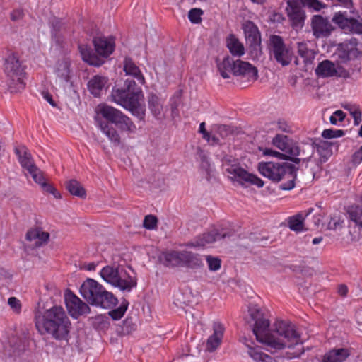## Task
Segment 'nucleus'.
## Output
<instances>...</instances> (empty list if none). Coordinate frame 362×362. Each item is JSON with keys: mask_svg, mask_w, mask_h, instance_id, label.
Here are the masks:
<instances>
[{"mask_svg": "<svg viewBox=\"0 0 362 362\" xmlns=\"http://www.w3.org/2000/svg\"><path fill=\"white\" fill-rule=\"evenodd\" d=\"M252 319L255 321L252 329L256 339L266 346L267 350L274 352L286 346L291 347L300 341V337L296 326L288 322L278 320L274 324V330L269 332V320L257 305L249 308Z\"/></svg>", "mask_w": 362, "mask_h": 362, "instance_id": "f257e3e1", "label": "nucleus"}, {"mask_svg": "<svg viewBox=\"0 0 362 362\" xmlns=\"http://www.w3.org/2000/svg\"><path fill=\"white\" fill-rule=\"evenodd\" d=\"M36 329L41 334H50L57 340L67 339L71 324L62 306L46 310L37 309L35 313Z\"/></svg>", "mask_w": 362, "mask_h": 362, "instance_id": "f03ea898", "label": "nucleus"}, {"mask_svg": "<svg viewBox=\"0 0 362 362\" xmlns=\"http://www.w3.org/2000/svg\"><path fill=\"white\" fill-rule=\"evenodd\" d=\"M259 173L273 182H279L283 177L288 178V181L281 185L284 190H291L295 187L296 178V168L287 163L261 162L258 164Z\"/></svg>", "mask_w": 362, "mask_h": 362, "instance_id": "7ed1b4c3", "label": "nucleus"}, {"mask_svg": "<svg viewBox=\"0 0 362 362\" xmlns=\"http://www.w3.org/2000/svg\"><path fill=\"white\" fill-rule=\"evenodd\" d=\"M80 293L90 305L109 308L117 303V298L98 281L87 279L80 287Z\"/></svg>", "mask_w": 362, "mask_h": 362, "instance_id": "20e7f679", "label": "nucleus"}, {"mask_svg": "<svg viewBox=\"0 0 362 362\" xmlns=\"http://www.w3.org/2000/svg\"><path fill=\"white\" fill-rule=\"evenodd\" d=\"M111 97L114 103L135 115V110L139 106L144 95L141 88L135 81L127 78L122 87L112 89Z\"/></svg>", "mask_w": 362, "mask_h": 362, "instance_id": "39448f33", "label": "nucleus"}, {"mask_svg": "<svg viewBox=\"0 0 362 362\" xmlns=\"http://www.w3.org/2000/svg\"><path fill=\"white\" fill-rule=\"evenodd\" d=\"M4 72L8 78L6 83L11 93H17L25 89V73L18 58L15 54H11L6 59Z\"/></svg>", "mask_w": 362, "mask_h": 362, "instance_id": "423d86ee", "label": "nucleus"}, {"mask_svg": "<svg viewBox=\"0 0 362 362\" xmlns=\"http://www.w3.org/2000/svg\"><path fill=\"white\" fill-rule=\"evenodd\" d=\"M217 66L223 78H229L230 74L253 78L257 76V69L249 62L240 59L234 60L229 56L224 57L221 62L218 63Z\"/></svg>", "mask_w": 362, "mask_h": 362, "instance_id": "0eeeda50", "label": "nucleus"}, {"mask_svg": "<svg viewBox=\"0 0 362 362\" xmlns=\"http://www.w3.org/2000/svg\"><path fill=\"white\" fill-rule=\"evenodd\" d=\"M100 276L107 283L121 291L129 292L136 286V281L123 268L105 266L100 272Z\"/></svg>", "mask_w": 362, "mask_h": 362, "instance_id": "6e6552de", "label": "nucleus"}, {"mask_svg": "<svg viewBox=\"0 0 362 362\" xmlns=\"http://www.w3.org/2000/svg\"><path fill=\"white\" fill-rule=\"evenodd\" d=\"M96 112L107 122L114 124L122 132L129 134L136 132V127L134 123L121 110L106 104H100L96 107Z\"/></svg>", "mask_w": 362, "mask_h": 362, "instance_id": "1a4fd4ad", "label": "nucleus"}, {"mask_svg": "<svg viewBox=\"0 0 362 362\" xmlns=\"http://www.w3.org/2000/svg\"><path fill=\"white\" fill-rule=\"evenodd\" d=\"M270 55L276 63L282 66L291 64L293 59L292 50L286 47L283 38L279 35H272L269 37Z\"/></svg>", "mask_w": 362, "mask_h": 362, "instance_id": "9d476101", "label": "nucleus"}, {"mask_svg": "<svg viewBox=\"0 0 362 362\" xmlns=\"http://www.w3.org/2000/svg\"><path fill=\"white\" fill-rule=\"evenodd\" d=\"M225 170L230 180L237 182L241 185L250 184L258 187H262L264 185V182L259 177L248 173L238 163L226 164Z\"/></svg>", "mask_w": 362, "mask_h": 362, "instance_id": "9b49d317", "label": "nucleus"}, {"mask_svg": "<svg viewBox=\"0 0 362 362\" xmlns=\"http://www.w3.org/2000/svg\"><path fill=\"white\" fill-rule=\"evenodd\" d=\"M232 230L223 228L212 227L206 232L196 237L193 240L187 243V246L192 247H204L218 240L233 236Z\"/></svg>", "mask_w": 362, "mask_h": 362, "instance_id": "f8f14e48", "label": "nucleus"}, {"mask_svg": "<svg viewBox=\"0 0 362 362\" xmlns=\"http://www.w3.org/2000/svg\"><path fill=\"white\" fill-rule=\"evenodd\" d=\"M334 55L337 64H347L349 61L361 57V53L357 48V42L354 39L339 44Z\"/></svg>", "mask_w": 362, "mask_h": 362, "instance_id": "ddd939ff", "label": "nucleus"}, {"mask_svg": "<svg viewBox=\"0 0 362 362\" xmlns=\"http://www.w3.org/2000/svg\"><path fill=\"white\" fill-rule=\"evenodd\" d=\"M273 145L284 152L290 160L296 161V158L300 154V148L297 142L288 136L276 134L272 139Z\"/></svg>", "mask_w": 362, "mask_h": 362, "instance_id": "4468645a", "label": "nucleus"}, {"mask_svg": "<svg viewBox=\"0 0 362 362\" xmlns=\"http://www.w3.org/2000/svg\"><path fill=\"white\" fill-rule=\"evenodd\" d=\"M332 21L345 33L362 34V21L349 18L346 12L336 13L332 18Z\"/></svg>", "mask_w": 362, "mask_h": 362, "instance_id": "2eb2a0df", "label": "nucleus"}, {"mask_svg": "<svg viewBox=\"0 0 362 362\" xmlns=\"http://www.w3.org/2000/svg\"><path fill=\"white\" fill-rule=\"evenodd\" d=\"M310 26L316 38L327 37L334 30L329 20L320 15H314L312 17Z\"/></svg>", "mask_w": 362, "mask_h": 362, "instance_id": "dca6fc26", "label": "nucleus"}, {"mask_svg": "<svg viewBox=\"0 0 362 362\" xmlns=\"http://www.w3.org/2000/svg\"><path fill=\"white\" fill-rule=\"evenodd\" d=\"M286 12L292 28L298 30L304 25L305 14L302 8L294 1L287 2Z\"/></svg>", "mask_w": 362, "mask_h": 362, "instance_id": "f3484780", "label": "nucleus"}, {"mask_svg": "<svg viewBox=\"0 0 362 362\" xmlns=\"http://www.w3.org/2000/svg\"><path fill=\"white\" fill-rule=\"evenodd\" d=\"M65 302L69 314L74 317L86 313L89 309L86 303L71 292L66 293Z\"/></svg>", "mask_w": 362, "mask_h": 362, "instance_id": "a211bd4d", "label": "nucleus"}, {"mask_svg": "<svg viewBox=\"0 0 362 362\" xmlns=\"http://www.w3.org/2000/svg\"><path fill=\"white\" fill-rule=\"evenodd\" d=\"M93 43L96 53L104 58L108 57L115 47V39L112 37H95L93 39Z\"/></svg>", "mask_w": 362, "mask_h": 362, "instance_id": "6ab92c4d", "label": "nucleus"}, {"mask_svg": "<svg viewBox=\"0 0 362 362\" xmlns=\"http://www.w3.org/2000/svg\"><path fill=\"white\" fill-rule=\"evenodd\" d=\"M313 211V208H309L305 211L298 212V214L288 216L286 218L287 226L289 229L296 233L306 230L305 227V219Z\"/></svg>", "mask_w": 362, "mask_h": 362, "instance_id": "aec40b11", "label": "nucleus"}, {"mask_svg": "<svg viewBox=\"0 0 362 362\" xmlns=\"http://www.w3.org/2000/svg\"><path fill=\"white\" fill-rule=\"evenodd\" d=\"M225 328L223 325L218 322L213 324V334L208 338L206 349L209 352H213L219 347L221 344Z\"/></svg>", "mask_w": 362, "mask_h": 362, "instance_id": "412c9836", "label": "nucleus"}, {"mask_svg": "<svg viewBox=\"0 0 362 362\" xmlns=\"http://www.w3.org/2000/svg\"><path fill=\"white\" fill-rule=\"evenodd\" d=\"M15 153L18 156V159L21 167L24 170H26L28 173L33 170H36V168L37 167L35 165L30 152L25 146H21L16 147L15 148Z\"/></svg>", "mask_w": 362, "mask_h": 362, "instance_id": "4be33fe9", "label": "nucleus"}, {"mask_svg": "<svg viewBox=\"0 0 362 362\" xmlns=\"http://www.w3.org/2000/svg\"><path fill=\"white\" fill-rule=\"evenodd\" d=\"M108 81L107 77L95 75L88 83V90L95 97H98L102 90L107 88Z\"/></svg>", "mask_w": 362, "mask_h": 362, "instance_id": "5701e85b", "label": "nucleus"}, {"mask_svg": "<svg viewBox=\"0 0 362 362\" xmlns=\"http://www.w3.org/2000/svg\"><path fill=\"white\" fill-rule=\"evenodd\" d=\"M78 49L82 59L90 65L100 66L103 64V60L93 53L92 49L88 45H79Z\"/></svg>", "mask_w": 362, "mask_h": 362, "instance_id": "b1692460", "label": "nucleus"}, {"mask_svg": "<svg viewBox=\"0 0 362 362\" xmlns=\"http://www.w3.org/2000/svg\"><path fill=\"white\" fill-rule=\"evenodd\" d=\"M123 64V69L127 75L134 77L141 84L145 83V78L143 74L131 58L126 57Z\"/></svg>", "mask_w": 362, "mask_h": 362, "instance_id": "393cba45", "label": "nucleus"}, {"mask_svg": "<svg viewBox=\"0 0 362 362\" xmlns=\"http://www.w3.org/2000/svg\"><path fill=\"white\" fill-rule=\"evenodd\" d=\"M25 238L28 241L37 240L36 245L40 246L49 240V233L37 227L30 229L26 233Z\"/></svg>", "mask_w": 362, "mask_h": 362, "instance_id": "a878e982", "label": "nucleus"}, {"mask_svg": "<svg viewBox=\"0 0 362 362\" xmlns=\"http://www.w3.org/2000/svg\"><path fill=\"white\" fill-rule=\"evenodd\" d=\"M315 73L319 76L332 77L337 75V68L329 60H324L318 64Z\"/></svg>", "mask_w": 362, "mask_h": 362, "instance_id": "bb28decb", "label": "nucleus"}, {"mask_svg": "<svg viewBox=\"0 0 362 362\" xmlns=\"http://www.w3.org/2000/svg\"><path fill=\"white\" fill-rule=\"evenodd\" d=\"M349 356V352L346 349H332L324 355L322 362H344Z\"/></svg>", "mask_w": 362, "mask_h": 362, "instance_id": "cd10ccee", "label": "nucleus"}, {"mask_svg": "<svg viewBox=\"0 0 362 362\" xmlns=\"http://www.w3.org/2000/svg\"><path fill=\"white\" fill-rule=\"evenodd\" d=\"M178 252L179 250L164 251L159 256V260L166 267H178Z\"/></svg>", "mask_w": 362, "mask_h": 362, "instance_id": "c85d7f7f", "label": "nucleus"}, {"mask_svg": "<svg viewBox=\"0 0 362 362\" xmlns=\"http://www.w3.org/2000/svg\"><path fill=\"white\" fill-rule=\"evenodd\" d=\"M71 63L67 59L59 61L56 65L54 74L62 82H69L71 74Z\"/></svg>", "mask_w": 362, "mask_h": 362, "instance_id": "c756f323", "label": "nucleus"}, {"mask_svg": "<svg viewBox=\"0 0 362 362\" xmlns=\"http://www.w3.org/2000/svg\"><path fill=\"white\" fill-rule=\"evenodd\" d=\"M243 29L246 39L251 43H257L260 38V33L257 25L250 21H245L243 25Z\"/></svg>", "mask_w": 362, "mask_h": 362, "instance_id": "7c9ffc66", "label": "nucleus"}, {"mask_svg": "<svg viewBox=\"0 0 362 362\" xmlns=\"http://www.w3.org/2000/svg\"><path fill=\"white\" fill-rule=\"evenodd\" d=\"M226 46L234 57H240L245 54L243 45L233 35H230L227 37Z\"/></svg>", "mask_w": 362, "mask_h": 362, "instance_id": "2f4dec72", "label": "nucleus"}, {"mask_svg": "<svg viewBox=\"0 0 362 362\" xmlns=\"http://www.w3.org/2000/svg\"><path fill=\"white\" fill-rule=\"evenodd\" d=\"M204 263L199 254L187 250L184 267L190 269H199L203 267Z\"/></svg>", "mask_w": 362, "mask_h": 362, "instance_id": "473e14b6", "label": "nucleus"}, {"mask_svg": "<svg viewBox=\"0 0 362 362\" xmlns=\"http://www.w3.org/2000/svg\"><path fill=\"white\" fill-rule=\"evenodd\" d=\"M100 128L102 132L113 143L115 146L120 144V136L115 127L108 122H100Z\"/></svg>", "mask_w": 362, "mask_h": 362, "instance_id": "72a5a7b5", "label": "nucleus"}, {"mask_svg": "<svg viewBox=\"0 0 362 362\" xmlns=\"http://www.w3.org/2000/svg\"><path fill=\"white\" fill-rule=\"evenodd\" d=\"M148 105L154 117H158L161 115L163 101L156 93H150L148 94Z\"/></svg>", "mask_w": 362, "mask_h": 362, "instance_id": "f704fd0d", "label": "nucleus"}, {"mask_svg": "<svg viewBox=\"0 0 362 362\" xmlns=\"http://www.w3.org/2000/svg\"><path fill=\"white\" fill-rule=\"evenodd\" d=\"M66 188L72 195L80 198H85L86 196V189L83 187L81 183L76 180H71L68 181L66 184Z\"/></svg>", "mask_w": 362, "mask_h": 362, "instance_id": "c9c22d12", "label": "nucleus"}, {"mask_svg": "<svg viewBox=\"0 0 362 362\" xmlns=\"http://www.w3.org/2000/svg\"><path fill=\"white\" fill-rule=\"evenodd\" d=\"M341 107L351 115L354 125L357 126L361 122L362 112L358 105L346 103L342 104Z\"/></svg>", "mask_w": 362, "mask_h": 362, "instance_id": "e433bc0d", "label": "nucleus"}, {"mask_svg": "<svg viewBox=\"0 0 362 362\" xmlns=\"http://www.w3.org/2000/svg\"><path fill=\"white\" fill-rule=\"evenodd\" d=\"M297 45L298 53L303 59L304 62H310L314 59V52L308 47L306 42H300Z\"/></svg>", "mask_w": 362, "mask_h": 362, "instance_id": "4c0bfd02", "label": "nucleus"}, {"mask_svg": "<svg viewBox=\"0 0 362 362\" xmlns=\"http://www.w3.org/2000/svg\"><path fill=\"white\" fill-rule=\"evenodd\" d=\"M347 214L350 220L358 226L362 222V208L358 205H351L348 207Z\"/></svg>", "mask_w": 362, "mask_h": 362, "instance_id": "58836bf2", "label": "nucleus"}, {"mask_svg": "<svg viewBox=\"0 0 362 362\" xmlns=\"http://www.w3.org/2000/svg\"><path fill=\"white\" fill-rule=\"evenodd\" d=\"M317 153L324 158L327 160L332 154V143L325 141H320L317 144Z\"/></svg>", "mask_w": 362, "mask_h": 362, "instance_id": "ea45409f", "label": "nucleus"}, {"mask_svg": "<svg viewBox=\"0 0 362 362\" xmlns=\"http://www.w3.org/2000/svg\"><path fill=\"white\" fill-rule=\"evenodd\" d=\"M128 302L127 300H124L118 308L110 311L109 315L114 320H120L124 315L128 308Z\"/></svg>", "mask_w": 362, "mask_h": 362, "instance_id": "a19ab883", "label": "nucleus"}, {"mask_svg": "<svg viewBox=\"0 0 362 362\" xmlns=\"http://www.w3.org/2000/svg\"><path fill=\"white\" fill-rule=\"evenodd\" d=\"M344 135V132L341 129H325L322 132V136L325 139H334V138H339Z\"/></svg>", "mask_w": 362, "mask_h": 362, "instance_id": "79ce46f5", "label": "nucleus"}, {"mask_svg": "<svg viewBox=\"0 0 362 362\" xmlns=\"http://www.w3.org/2000/svg\"><path fill=\"white\" fill-rule=\"evenodd\" d=\"M248 354L255 361H264V358L268 357L267 355L264 354L259 350V349L248 346Z\"/></svg>", "mask_w": 362, "mask_h": 362, "instance_id": "37998d69", "label": "nucleus"}, {"mask_svg": "<svg viewBox=\"0 0 362 362\" xmlns=\"http://www.w3.org/2000/svg\"><path fill=\"white\" fill-rule=\"evenodd\" d=\"M206 262L208 264V267L209 270L211 271H218L221 266V260L218 257H214L210 255L206 256Z\"/></svg>", "mask_w": 362, "mask_h": 362, "instance_id": "c03bdc74", "label": "nucleus"}, {"mask_svg": "<svg viewBox=\"0 0 362 362\" xmlns=\"http://www.w3.org/2000/svg\"><path fill=\"white\" fill-rule=\"evenodd\" d=\"M158 223L157 218L153 215H147L144 220V227L148 230H153L156 228Z\"/></svg>", "mask_w": 362, "mask_h": 362, "instance_id": "a18cd8bd", "label": "nucleus"}, {"mask_svg": "<svg viewBox=\"0 0 362 362\" xmlns=\"http://www.w3.org/2000/svg\"><path fill=\"white\" fill-rule=\"evenodd\" d=\"M203 11L200 8H192L188 13V18L192 23H198L201 21V16Z\"/></svg>", "mask_w": 362, "mask_h": 362, "instance_id": "49530a36", "label": "nucleus"}, {"mask_svg": "<svg viewBox=\"0 0 362 362\" xmlns=\"http://www.w3.org/2000/svg\"><path fill=\"white\" fill-rule=\"evenodd\" d=\"M304 6L319 11L325 7V4L319 1L318 0H300Z\"/></svg>", "mask_w": 362, "mask_h": 362, "instance_id": "de8ad7c7", "label": "nucleus"}, {"mask_svg": "<svg viewBox=\"0 0 362 362\" xmlns=\"http://www.w3.org/2000/svg\"><path fill=\"white\" fill-rule=\"evenodd\" d=\"M29 174L32 176L33 180L40 186L46 182L42 171L38 168H36V170H33Z\"/></svg>", "mask_w": 362, "mask_h": 362, "instance_id": "09e8293b", "label": "nucleus"}, {"mask_svg": "<svg viewBox=\"0 0 362 362\" xmlns=\"http://www.w3.org/2000/svg\"><path fill=\"white\" fill-rule=\"evenodd\" d=\"M346 117L345 113L340 110H336L329 118L330 122L332 124H337V122H342Z\"/></svg>", "mask_w": 362, "mask_h": 362, "instance_id": "8fccbe9b", "label": "nucleus"}, {"mask_svg": "<svg viewBox=\"0 0 362 362\" xmlns=\"http://www.w3.org/2000/svg\"><path fill=\"white\" fill-rule=\"evenodd\" d=\"M8 304L16 313H19L21 312V303L17 298L10 297L8 300Z\"/></svg>", "mask_w": 362, "mask_h": 362, "instance_id": "3c124183", "label": "nucleus"}, {"mask_svg": "<svg viewBox=\"0 0 362 362\" xmlns=\"http://www.w3.org/2000/svg\"><path fill=\"white\" fill-rule=\"evenodd\" d=\"M43 190L47 193L52 194L54 195L55 198H59L60 194L59 192L51 185L47 183L46 182L41 185Z\"/></svg>", "mask_w": 362, "mask_h": 362, "instance_id": "603ef678", "label": "nucleus"}, {"mask_svg": "<svg viewBox=\"0 0 362 362\" xmlns=\"http://www.w3.org/2000/svg\"><path fill=\"white\" fill-rule=\"evenodd\" d=\"M351 162L354 165H358L362 162V146L354 153Z\"/></svg>", "mask_w": 362, "mask_h": 362, "instance_id": "864d4df0", "label": "nucleus"}, {"mask_svg": "<svg viewBox=\"0 0 362 362\" xmlns=\"http://www.w3.org/2000/svg\"><path fill=\"white\" fill-rule=\"evenodd\" d=\"M278 129L286 133H292V127L285 120H279L277 123Z\"/></svg>", "mask_w": 362, "mask_h": 362, "instance_id": "5fc2aeb1", "label": "nucleus"}, {"mask_svg": "<svg viewBox=\"0 0 362 362\" xmlns=\"http://www.w3.org/2000/svg\"><path fill=\"white\" fill-rule=\"evenodd\" d=\"M264 154L265 156H272L277 157V158L284 159V160L288 159V156H286V154H284L282 153H280V152H278V151H276L274 150L269 149V148H266L264 151Z\"/></svg>", "mask_w": 362, "mask_h": 362, "instance_id": "6e6d98bb", "label": "nucleus"}, {"mask_svg": "<svg viewBox=\"0 0 362 362\" xmlns=\"http://www.w3.org/2000/svg\"><path fill=\"white\" fill-rule=\"evenodd\" d=\"M24 16V12L23 10L21 8H18L13 10L10 15L11 19L13 21H17L18 20H21Z\"/></svg>", "mask_w": 362, "mask_h": 362, "instance_id": "4d7b16f0", "label": "nucleus"}, {"mask_svg": "<svg viewBox=\"0 0 362 362\" xmlns=\"http://www.w3.org/2000/svg\"><path fill=\"white\" fill-rule=\"evenodd\" d=\"M41 95H42V98L47 103H49L52 107H56L57 106L56 103L54 102V100L52 98V95L48 91L43 90L41 93Z\"/></svg>", "mask_w": 362, "mask_h": 362, "instance_id": "13d9d810", "label": "nucleus"}, {"mask_svg": "<svg viewBox=\"0 0 362 362\" xmlns=\"http://www.w3.org/2000/svg\"><path fill=\"white\" fill-rule=\"evenodd\" d=\"M187 250H179L178 252V267H184Z\"/></svg>", "mask_w": 362, "mask_h": 362, "instance_id": "bf43d9fd", "label": "nucleus"}, {"mask_svg": "<svg viewBox=\"0 0 362 362\" xmlns=\"http://www.w3.org/2000/svg\"><path fill=\"white\" fill-rule=\"evenodd\" d=\"M348 291V287L345 284H340L337 288L339 295L343 297L346 296Z\"/></svg>", "mask_w": 362, "mask_h": 362, "instance_id": "052dcab7", "label": "nucleus"}, {"mask_svg": "<svg viewBox=\"0 0 362 362\" xmlns=\"http://www.w3.org/2000/svg\"><path fill=\"white\" fill-rule=\"evenodd\" d=\"M337 76L346 78L350 76V74L346 69L341 68V67H337Z\"/></svg>", "mask_w": 362, "mask_h": 362, "instance_id": "680f3d73", "label": "nucleus"}, {"mask_svg": "<svg viewBox=\"0 0 362 362\" xmlns=\"http://www.w3.org/2000/svg\"><path fill=\"white\" fill-rule=\"evenodd\" d=\"M338 224L339 221L337 220L336 218H331L327 227L329 230H335L337 229Z\"/></svg>", "mask_w": 362, "mask_h": 362, "instance_id": "e2e57ef3", "label": "nucleus"}, {"mask_svg": "<svg viewBox=\"0 0 362 362\" xmlns=\"http://www.w3.org/2000/svg\"><path fill=\"white\" fill-rule=\"evenodd\" d=\"M322 241V237H317V238H315L313 239L312 240V243L313 245H317V244H319Z\"/></svg>", "mask_w": 362, "mask_h": 362, "instance_id": "0e129e2a", "label": "nucleus"}, {"mask_svg": "<svg viewBox=\"0 0 362 362\" xmlns=\"http://www.w3.org/2000/svg\"><path fill=\"white\" fill-rule=\"evenodd\" d=\"M206 132H207V131L205 129V123L202 122L199 125V132H201L202 134H204V133H206Z\"/></svg>", "mask_w": 362, "mask_h": 362, "instance_id": "69168bd1", "label": "nucleus"}, {"mask_svg": "<svg viewBox=\"0 0 362 362\" xmlns=\"http://www.w3.org/2000/svg\"><path fill=\"white\" fill-rule=\"evenodd\" d=\"M203 138L205 139L207 141H209L210 135L208 132H206V133L202 134Z\"/></svg>", "mask_w": 362, "mask_h": 362, "instance_id": "338daca9", "label": "nucleus"}, {"mask_svg": "<svg viewBox=\"0 0 362 362\" xmlns=\"http://www.w3.org/2000/svg\"><path fill=\"white\" fill-rule=\"evenodd\" d=\"M136 116L139 118L140 120H142L144 118V112L141 113L138 112Z\"/></svg>", "mask_w": 362, "mask_h": 362, "instance_id": "774afa93", "label": "nucleus"}]
</instances>
